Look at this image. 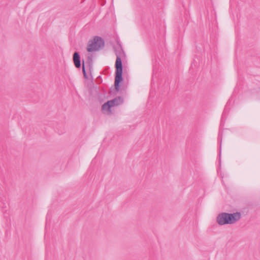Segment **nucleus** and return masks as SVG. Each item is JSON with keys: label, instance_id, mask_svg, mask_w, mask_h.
Segmentation results:
<instances>
[{"label": "nucleus", "instance_id": "nucleus-1", "mask_svg": "<svg viewBox=\"0 0 260 260\" xmlns=\"http://www.w3.org/2000/svg\"><path fill=\"white\" fill-rule=\"evenodd\" d=\"M240 218L241 214L238 212L233 214L222 213L217 216V222L220 225L233 224L239 220Z\"/></svg>", "mask_w": 260, "mask_h": 260}, {"label": "nucleus", "instance_id": "nucleus-2", "mask_svg": "<svg viewBox=\"0 0 260 260\" xmlns=\"http://www.w3.org/2000/svg\"><path fill=\"white\" fill-rule=\"evenodd\" d=\"M104 45V41L101 37L95 36L88 41L86 49L89 52L96 51L103 48Z\"/></svg>", "mask_w": 260, "mask_h": 260}, {"label": "nucleus", "instance_id": "nucleus-3", "mask_svg": "<svg viewBox=\"0 0 260 260\" xmlns=\"http://www.w3.org/2000/svg\"><path fill=\"white\" fill-rule=\"evenodd\" d=\"M115 67L116 69V75L115 79V87L117 91L119 90V83L122 81V62L119 57H117L116 60Z\"/></svg>", "mask_w": 260, "mask_h": 260}, {"label": "nucleus", "instance_id": "nucleus-4", "mask_svg": "<svg viewBox=\"0 0 260 260\" xmlns=\"http://www.w3.org/2000/svg\"><path fill=\"white\" fill-rule=\"evenodd\" d=\"M122 103L120 98L115 99L113 100L108 101L103 105L102 109L105 112H109L110 108L112 107L118 106Z\"/></svg>", "mask_w": 260, "mask_h": 260}, {"label": "nucleus", "instance_id": "nucleus-5", "mask_svg": "<svg viewBox=\"0 0 260 260\" xmlns=\"http://www.w3.org/2000/svg\"><path fill=\"white\" fill-rule=\"evenodd\" d=\"M73 60L75 66L76 68H79L81 66L80 56L77 52H75L73 55Z\"/></svg>", "mask_w": 260, "mask_h": 260}, {"label": "nucleus", "instance_id": "nucleus-6", "mask_svg": "<svg viewBox=\"0 0 260 260\" xmlns=\"http://www.w3.org/2000/svg\"><path fill=\"white\" fill-rule=\"evenodd\" d=\"M82 70H83V72L84 75H85V69H84V64H83V66H82Z\"/></svg>", "mask_w": 260, "mask_h": 260}]
</instances>
